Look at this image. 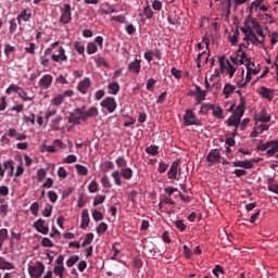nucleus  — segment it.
Wrapping results in <instances>:
<instances>
[{"label":"nucleus","instance_id":"obj_1","mask_svg":"<svg viewBox=\"0 0 278 278\" xmlns=\"http://www.w3.org/2000/svg\"><path fill=\"white\" fill-rule=\"evenodd\" d=\"M99 116V109L97 106H91L86 111V105L80 108H76L68 116V123H73V125H81L86 123L88 118H97Z\"/></svg>","mask_w":278,"mask_h":278},{"label":"nucleus","instance_id":"obj_2","mask_svg":"<svg viewBox=\"0 0 278 278\" xmlns=\"http://www.w3.org/2000/svg\"><path fill=\"white\" fill-rule=\"evenodd\" d=\"M184 123L185 127H190L192 125H195L197 127H201L203 125V122L197 117V114H194V111L192 109L186 110L184 115Z\"/></svg>","mask_w":278,"mask_h":278},{"label":"nucleus","instance_id":"obj_3","mask_svg":"<svg viewBox=\"0 0 278 278\" xmlns=\"http://www.w3.org/2000/svg\"><path fill=\"white\" fill-rule=\"evenodd\" d=\"M218 62H219L220 70L226 71V73H228L229 75V78L231 79V77L236 75V71L238 70V66L232 65L231 62H229V60H227V58L225 56H219Z\"/></svg>","mask_w":278,"mask_h":278},{"label":"nucleus","instance_id":"obj_4","mask_svg":"<svg viewBox=\"0 0 278 278\" xmlns=\"http://www.w3.org/2000/svg\"><path fill=\"white\" fill-rule=\"evenodd\" d=\"M223 156L220 155V151L218 149H213L208 152L206 156V161L208 162V167L214 166V164H220Z\"/></svg>","mask_w":278,"mask_h":278},{"label":"nucleus","instance_id":"obj_5","mask_svg":"<svg viewBox=\"0 0 278 278\" xmlns=\"http://www.w3.org/2000/svg\"><path fill=\"white\" fill-rule=\"evenodd\" d=\"M100 105L101 108L108 110L110 114H114V112H116V108H118V104L116 103V100L113 97H108L103 99Z\"/></svg>","mask_w":278,"mask_h":278},{"label":"nucleus","instance_id":"obj_6","mask_svg":"<svg viewBox=\"0 0 278 278\" xmlns=\"http://www.w3.org/2000/svg\"><path fill=\"white\" fill-rule=\"evenodd\" d=\"M73 21V13L71 12V4H64L61 10L60 23L68 25Z\"/></svg>","mask_w":278,"mask_h":278},{"label":"nucleus","instance_id":"obj_7","mask_svg":"<svg viewBox=\"0 0 278 278\" xmlns=\"http://www.w3.org/2000/svg\"><path fill=\"white\" fill-rule=\"evenodd\" d=\"M28 273L31 278H40L42 277V273H45V264L38 262L36 266H30L28 268Z\"/></svg>","mask_w":278,"mask_h":278},{"label":"nucleus","instance_id":"obj_8","mask_svg":"<svg viewBox=\"0 0 278 278\" xmlns=\"http://www.w3.org/2000/svg\"><path fill=\"white\" fill-rule=\"evenodd\" d=\"M38 86L42 90H49V88H51V86H53V75H51V74L43 75L39 79Z\"/></svg>","mask_w":278,"mask_h":278},{"label":"nucleus","instance_id":"obj_9","mask_svg":"<svg viewBox=\"0 0 278 278\" xmlns=\"http://www.w3.org/2000/svg\"><path fill=\"white\" fill-rule=\"evenodd\" d=\"M52 62H68V56L66 55V50L60 47L56 53L51 54Z\"/></svg>","mask_w":278,"mask_h":278},{"label":"nucleus","instance_id":"obj_10","mask_svg":"<svg viewBox=\"0 0 278 278\" xmlns=\"http://www.w3.org/2000/svg\"><path fill=\"white\" fill-rule=\"evenodd\" d=\"M245 68H247V81H251L253 79L254 75H257L260 73V70L255 67V63L249 61L245 63Z\"/></svg>","mask_w":278,"mask_h":278},{"label":"nucleus","instance_id":"obj_11","mask_svg":"<svg viewBox=\"0 0 278 278\" xmlns=\"http://www.w3.org/2000/svg\"><path fill=\"white\" fill-rule=\"evenodd\" d=\"M179 160H176L172 163L170 168L167 173L168 179H176L177 181L179 178H177V175H179Z\"/></svg>","mask_w":278,"mask_h":278},{"label":"nucleus","instance_id":"obj_12","mask_svg":"<svg viewBox=\"0 0 278 278\" xmlns=\"http://www.w3.org/2000/svg\"><path fill=\"white\" fill-rule=\"evenodd\" d=\"M90 86H92V81L88 77L84 80L79 81L77 85V90L80 94H88V90H90Z\"/></svg>","mask_w":278,"mask_h":278},{"label":"nucleus","instance_id":"obj_13","mask_svg":"<svg viewBox=\"0 0 278 278\" xmlns=\"http://www.w3.org/2000/svg\"><path fill=\"white\" fill-rule=\"evenodd\" d=\"M140 68H142V60L138 58H135V60L128 64V71L135 75L140 74Z\"/></svg>","mask_w":278,"mask_h":278},{"label":"nucleus","instance_id":"obj_14","mask_svg":"<svg viewBox=\"0 0 278 278\" xmlns=\"http://www.w3.org/2000/svg\"><path fill=\"white\" fill-rule=\"evenodd\" d=\"M34 229H36V231H38L39 233H42L43 236H47V233H49V227L45 226V219L39 218L37 219L34 225H33Z\"/></svg>","mask_w":278,"mask_h":278},{"label":"nucleus","instance_id":"obj_15","mask_svg":"<svg viewBox=\"0 0 278 278\" xmlns=\"http://www.w3.org/2000/svg\"><path fill=\"white\" fill-rule=\"evenodd\" d=\"M253 162H255V160H250V161H235L232 163V166L235 168H245V169H251L253 168Z\"/></svg>","mask_w":278,"mask_h":278},{"label":"nucleus","instance_id":"obj_16","mask_svg":"<svg viewBox=\"0 0 278 278\" xmlns=\"http://www.w3.org/2000/svg\"><path fill=\"white\" fill-rule=\"evenodd\" d=\"M88 225H90V213L85 208L81 212L80 229H88Z\"/></svg>","mask_w":278,"mask_h":278},{"label":"nucleus","instance_id":"obj_17","mask_svg":"<svg viewBox=\"0 0 278 278\" xmlns=\"http://www.w3.org/2000/svg\"><path fill=\"white\" fill-rule=\"evenodd\" d=\"M244 108H247V99L244 97H241V101L237 106L236 111L233 112V115L242 118V116H244Z\"/></svg>","mask_w":278,"mask_h":278},{"label":"nucleus","instance_id":"obj_18","mask_svg":"<svg viewBox=\"0 0 278 278\" xmlns=\"http://www.w3.org/2000/svg\"><path fill=\"white\" fill-rule=\"evenodd\" d=\"M29 18H31V11L29 9L22 10V12L17 15L18 25H21L22 21H24V23H27Z\"/></svg>","mask_w":278,"mask_h":278},{"label":"nucleus","instance_id":"obj_19","mask_svg":"<svg viewBox=\"0 0 278 278\" xmlns=\"http://www.w3.org/2000/svg\"><path fill=\"white\" fill-rule=\"evenodd\" d=\"M210 110H212V114L213 116H215V118H218L219 121H223V118H225V114L223 113V108H220L219 105H211Z\"/></svg>","mask_w":278,"mask_h":278},{"label":"nucleus","instance_id":"obj_20","mask_svg":"<svg viewBox=\"0 0 278 278\" xmlns=\"http://www.w3.org/2000/svg\"><path fill=\"white\" fill-rule=\"evenodd\" d=\"M14 264L8 262L3 256H0V270H14Z\"/></svg>","mask_w":278,"mask_h":278},{"label":"nucleus","instance_id":"obj_21","mask_svg":"<svg viewBox=\"0 0 278 278\" xmlns=\"http://www.w3.org/2000/svg\"><path fill=\"white\" fill-rule=\"evenodd\" d=\"M260 123H270V115L266 114V109L263 108L261 113L255 117Z\"/></svg>","mask_w":278,"mask_h":278},{"label":"nucleus","instance_id":"obj_22","mask_svg":"<svg viewBox=\"0 0 278 278\" xmlns=\"http://www.w3.org/2000/svg\"><path fill=\"white\" fill-rule=\"evenodd\" d=\"M109 94H118L121 92V85L117 81H113L108 85Z\"/></svg>","mask_w":278,"mask_h":278},{"label":"nucleus","instance_id":"obj_23","mask_svg":"<svg viewBox=\"0 0 278 278\" xmlns=\"http://www.w3.org/2000/svg\"><path fill=\"white\" fill-rule=\"evenodd\" d=\"M258 94L262 96L263 99H268V101H273V91L269 88L261 87Z\"/></svg>","mask_w":278,"mask_h":278},{"label":"nucleus","instance_id":"obj_24","mask_svg":"<svg viewBox=\"0 0 278 278\" xmlns=\"http://www.w3.org/2000/svg\"><path fill=\"white\" fill-rule=\"evenodd\" d=\"M119 173L123 179H126L127 181H129L131 177H134V169H131L130 167H124L121 169Z\"/></svg>","mask_w":278,"mask_h":278},{"label":"nucleus","instance_id":"obj_25","mask_svg":"<svg viewBox=\"0 0 278 278\" xmlns=\"http://www.w3.org/2000/svg\"><path fill=\"white\" fill-rule=\"evenodd\" d=\"M249 0H223V5H226L228 12L231 10V3H235V5H243V3H247Z\"/></svg>","mask_w":278,"mask_h":278},{"label":"nucleus","instance_id":"obj_26","mask_svg":"<svg viewBox=\"0 0 278 278\" xmlns=\"http://www.w3.org/2000/svg\"><path fill=\"white\" fill-rule=\"evenodd\" d=\"M9 238H10V233L8 232V229L5 228L0 229V251L3 249V243Z\"/></svg>","mask_w":278,"mask_h":278},{"label":"nucleus","instance_id":"obj_27","mask_svg":"<svg viewBox=\"0 0 278 278\" xmlns=\"http://www.w3.org/2000/svg\"><path fill=\"white\" fill-rule=\"evenodd\" d=\"M242 117H238V115H232L228 118V125H230L231 127H236V129H238V127H240V121Z\"/></svg>","mask_w":278,"mask_h":278},{"label":"nucleus","instance_id":"obj_28","mask_svg":"<svg viewBox=\"0 0 278 278\" xmlns=\"http://www.w3.org/2000/svg\"><path fill=\"white\" fill-rule=\"evenodd\" d=\"M236 90V86L231 85V84H226L224 87V94L226 99H229V97L232 94V92Z\"/></svg>","mask_w":278,"mask_h":278},{"label":"nucleus","instance_id":"obj_29","mask_svg":"<svg viewBox=\"0 0 278 278\" xmlns=\"http://www.w3.org/2000/svg\"><path fill=\"white\" fill-rule=\"evenodd\" d=\"M121 176L122 174L118 170H114L111 174V177L113 178L115 186H123V180L121 179Z\"/></svg>","mask_w":278,"mask_h":278},{"label":"nucleus","instance_id":"obj_30","mask_svg":"<svg viewBox=\"0 0 278 278\" xmlns=\"http://www.w3.org/2000/svg\"><path fill=\"white\" fill-rule=\"evenodd\" d=\"M167 21L169 25H179V21H181V17H179L177 13H172L168 15Z\"/></svg>","mask_w":278,"mask_h":278},{"label":"nucleus","instance_id":"obj_31","mask_svg":"<svg viewBox=\"0 0 278 278\" xmlns=\"http://www.w3.org/2000/svg\"><path fill=\"white\" fill-rule=\"evenodd\" d=\"M146 153H148V155H159L160 154V147L152 144L148 148H146Z\"/></svg>","mask_w":278,"mask_h":278},{"label":"nucleus","instance_id":"obj_32","mask_svg":"<svg viewBox=\"0 0 278 278\" xmlns=\"http://www.w3.org/2000/svg\"><path fill=\"white\" fill-rule=\"evenodd\" d=\"M77 175H80L81 177H86L88 175V168L84 165L76 164L75 165Z\"/></svg>","mask_w":278,"mask_h":278},{"label":"nucleus","instance_id":"obj_33","mask_svg":"<svg viewBox=\"0 0 278 278\" xmlns=\"http://www.w3.org/2000/svg\"><path fill=\"white\" fill-rule=\"evenodd\" d=\"M76 262H79V255H72L66 260V266L67 268H73L75 266Z\"/></svg>","mask_w":278,"mask_h":278},{"label":"nucleus","instance_id":"obj_34","mask_svg":"<svg viewBox=\"0 0 278 278\" xmlns=\"http://www.w3.org/2000/svg\"><path fill=\"white\" fill-rule=\"evenodd\" d=\"M143 14L146 16V18H153L154 16V12H153V9H151V4H147L144 8H143Z\"/></svg>","mask_w":278,"mask_h":278},{"label":"nucleus","instance_id":"obj_35","mask_svg":"<svg viewBox=\"0 0 278 278\" xmlns=\"http://www.w3.org/2000/svg\"><path fill=\"white\" fill-rule=\"evenodd\" d=\"M230 60L232 64H236L237 66L244 64V61L240 58V52H236V55H231Z\"/></svg>","mask_w":278,"mask_h":278},{"label":"nucleus","instance_id":"obj_36","mask_svg":"<svg viewBox=\"0 0 278 278\" xmlns=\"http://www.w3.org/2000/svg\"><path fill=\"white\" fill-rule=\"evenodd\" d=\"M88 191L90 192V194L99 192V182H97V180H92L88 186Z\"/></svg>","mask_w":278,"mask_h":278},{"label":"nucleus","instance_id":"obj_37","mask_svg":"<svg viewBox=\"0 0 278 278\" xmlns=\"http://www.w3.org/2000/svg\"><path fill=\"white\" fill-rule=\"evenodd\" d=\"M92 240H94V233L92 232L87 233L81 243V247H88V244H92Z\"/></svg>","mask_w":278,"mask_h":278},{"label":"nucleus","instance_id":"obj_38","mask_svg":"<svg viewBox=\"0 0 278 278\" xmlns=\"http://www.w3.org/2000/svg\"><path fill=\"white\" fill-rule=\"evenodd\" d=\"M22 89L23 88L18 87L17 85L12 84L5 90V94H12V92H16V94H18V92H21Z\"/></svg>","mask_w":278,"mask_h":278},{"label":"nucleus","instance_id":"obj_39","mask_svg":"<svg viewBox=\"0 0 278 278\" xmlns=\"http://www.w3.org/2000/svg\"><path fill=\"white\" fill-rule=\"evenodd\" d=\"M99 51V48L94 42H89L87 45V53L88 55H93V53H97Z\"/></svg>","mask_w":278,"mask_h":278},{"label":"nucleus","instance_id":"obj_40","mask_svg":"<svg viewBox=\"0 0 278 278\" xmlns=\"http://www.w3.org/2000/svg\"><path fill=\"white\" fill-rule=\"evenodd\" d=\"M64 270H66L64 265H56V266H54L53 273H54V275H58V277L63 278Z\"/></svg>","mask_w":278,"mask_h":278},{"label":"nucleus","instance_id":"obj_41","mask_svg":"<svg viewBox=\"0 0 278 278\" xmlns=\"http://www.w3.org/2000/svg\"><path fill=\"white\" fill-rule=\"evenodd\" d=\"M115 164L117 168H125L127 166V160L125 159V156H118L115 160Z\"/></svg>","mask_w":278,"mask_h":278},{"label":"nucleus","instance_id":"obj_42","mask_svg":"<svg viewBox=\"0 0 278 278\" xmlns=\"http://www.w3.org/2000/svg\"><path fill=\"white\" fill-rule=\"evenodd\" d=\"M162 8H164V1L162 0L152 1V10H155V12H160Z\"/></svg>","mask_w":278,"mask_h":278},{"label":"nucleus","instance_id":"obj_43","mask_svg":"<svg viewBox=\"0 0 278 278\" xmlns=\"http://www.w3.org/2000/svg\"><path fill=\"white\" fill-rule=\"evenodd\" d=\"M74 48L77 53H79V55H84V53H86V47H84V43H81V41H76Z\"/></svg>","mask_w":278,"mask_h":278},{"label":"nucleus","instance_id":"obj_44","mask_svg":"<svg viewBox=\"0 0 278 278\" xmlns=\"http://www.w3.org/2000/svg\"><path fill=\"white\" fill-rule=\"evenodd\" d=\"M36 49H38V46L34 42L28 43V47L25 48V51L29 55H36Z\"/></svg>","mask_w":278,"mask_h":278},{"label":"nucleus","instance_id":"obj_45","mask_svg":"<svg viewBox=\"0 0 278 278\" xmlns=\"http://www.w3.org/2000/svg\"><path fill=\"white\" fill-rule=\"evenodd\" d=\"M91 216L96 223H99V220H103V213L98 211L97 208L92 210Z\"/></svg>","mask_w":278,"mask_h":278},{"label":"nucleus","instance_id":"obj_46","mask_svg":"<svg viewBox=\"0 0 278 278\" xmlns=\"http://www.w3.org/2000/svg\"><path fill=\"white\" fill-rule=\"evenodd\" d=\"M39 62H40L41 66H43V68H47L51 62V59H49V56L42 54L39 56Z\"/></svg>","mask_w":278,"mask_h":278},{"label":"nucleus","instance_id":"obj_47","mask_svg":"<svg viewBox=\"0 0 278 278\" xmlns=\"http://www.w3.org/2000/svg\"><path fill=\"white\" fill-rule=\"evenodd\" d=\"M9 24H10V26H9L10 34H14L18 27V25L16 24V18H11L9 21Z\"/></svg>","mask_w":278,"mask_h":278},{"label":"nucleus","instance_id":"obj_48","mask_svg":"<svg viewBox=\"0 0 278 278\" xmlns=\"http://www.w3.org/2000/svg\"><path fill=\"white\" fill-rule=\"evenodd\" d=\"M75 162H77V156L75 154H68L63 160V164H75Z\"/></svg>","mask_w":278,"mask_h":278},{"label":"nucleus","instance_id":"obj_49","mask_svg":"<svg viewBox=\"0 0 278 278\" xmlns=\"http://www.w3.org/2000/svg\"><path fill=\"white\" fill-rule=\"evenodd\" d=\"M262 3H264L263 0H254L251 4H250V12H252V10H255V12H257V8L262 7Z\"/></svg>","mask_w":278,"mask_h":278},{"label":"nucleus","instance_id":"obj_50","mask_svg":"<svg viewBox=\"0 0 278 278\" xmlns=\"http://www.w3.org/2000/svg\"><path fill=\"white\" fill-rule=\"evenodd\" d=\"M108 231V224L105 222H102L99 224V226L96 228L97 233H105Z\"/></svg>","mask_w":278,"mask_h":278},{"label":"nucleus","instance_id":"obj_51","mask_svg":"<svg viewBox=\"0 0 278 278\" xmlns=\"http://www.w3.org/2000/svg\"><path fill=\"white\" fill-rule=\"evenodd\" d=\"M52 103L56 106H60L62 103H64V96L62 93L58 94L52 99Z\"/></svg>","mask_w":278,"mask_h":278},{"label":"nucleus","instance_id":"obj_52","mask_svg":"<svg viewBox=\"0 0 278 278\" xmlns=\"http://www.w3.org/2000/svg\"><path fill=\"white\" fill-rule=\"evenodd\" d=\"M101 184L103 186V188H112V182L110 181V177H108V175H104L102 178H101Z\"/></svg>","mask_w":278,"mask_h":278},{"label":"nucleus","instance_id":"obj_53","mask_svg":"<svg viewBox=\"0 0 278 278\" xmlns=\"http://www.w3.org/2000/svg\"><path fill=\"white\" fill-rule=\"evenodd\" d=\"M195 100H197V103H201L202 101H205V97H207V92L205 90L203 91H200L199 93H195Z\"/></svg>","mask_w":278,"mask_h":278},{"label":"nucleus","instance_id":"obj_54","mask_svg":"<svg viewBox=\"0 0 278 278\" xmlns=\"http://www.w3.org/2000/svg\"><path fill=\"white\" fill-rule=\"evenodd\" d=\"M238 38H240V31L235 30L232 36H230V42L232 47H236V45H238Z\"/></svg>","mask_w":278,"mask_h":278},{"label":"nucleus","instance_id":"obj_55","mask_svg":"<svg viewBox=\"0 0 278 278\" xmlns=\"http://www.w3.org/2000/svg\"><path fill=\"white\" fill-rule=\"evenodd\" d=\"M24 110H25L24 104H17L9 109L8 112H16V114H21V112H23Z\"/></svg>","mask_w":278,"mask_h":278},{"label":"nucleus","instance_id":"obj_56","mask_svg":"<svg viewBox=\"0 0 278 278\" xmlns=\"http://www.w3.org/2000/svg\"><path fill=\"white\" fill-rule=\"evenodd\" d=\"M101 203H105V195H97L93 200V207H97V205H101Z\"/></svg>","mask_w":278,"mask_h":278},{"label":"nucleus","instance_id":"obj_57","mask_svg":"<svg viewBox=\"0 0 278 278\" xmlns=\"http://www.w3.org/2000/svg\"><path fill=\"white\" fill-rule=\"evenodd\" d=\"M47 177V169L40 168L37 170V180L42 181Z\"/></svg>","mask_w":278,"mask_h":278},{"label":"nucleus","instance_id":"obj_58","mask_svg":"<svg viewBox=\"0 0 278 278\" xmlns=\"http://www.w3.org/2000/svg\"><path fill=\"white\" fill-rule=\"evenodd\" d=\"M14 51H16V48L11 46L10 43L4 46V54L7 58H10V53H14Z\"/></svg>","mask_w":278,"mask_h":278},{"label":"nucleus","instance_id":"obj_59","mask_svg":"<svg viewBox=\"0 0 278 278\" xmlns=\"http://www.w3.org/2000/svg\"><path fill=\"white\" fill-rule=\"evenodd\" d=\"M33 216H38V210H40V205L38 204V202H34L30 207H29Z\"/></svg>","mask_w":278,"mask_h":278},{"label":"nucleus","instance_id":"obj_60","mask_svg":"<svg viewBox=\"0 0 278 278\" xmlns=\"http://www.w3.org/2000/svg\"><path fill=\"white\" fill-rule=\"evenodd\" d=\"M20 99H22V101H33L34 98L31 97H27V92H25V90H20V92H17Z\"/></svg>","mask_w":278,"mask_h":278},{"label":"nucleus","instance_id":"obj_61","mask_svg":"<svg viewBox=\"0 0 278 278\" xmlns=\"http://www.w3.org/2000/svg\"><path fill=\"white\" fill-rule=\"evenodd\" d=\"M96 64L98 66H104V68H108L110 66L108 64V61H105V59L103 56H99L98 59H96Z\"/></svg>","mask_w":278,"mask_h":278},{"label":"nucleus","instance_id":"obj_62","mask_svg":"<svg viewBox=\"0 0 278 278\" xmlns=\"http://www.w3.org/2000/svg\"><path fill=\"white\" fill-rule=\"evenodd\" d=\"M155 84H157V80L154 78H150L147 83V90L150 92H153V88H155Z\"/></svg>","mask_w":278,"mask_h":278},{"label":"nucleus","instance_id":"obj_63","mask_svg":"<svg viewBox=\"0 0 278 278\" xmlns=\"http://www.w3.org/2000/svg\"><path fill=\"white\" fill-rule=\"evenodd\" d=\"M173 225H175L180 231H186V224H184V220H175L173 222Z\"/></svg>","mask_w":278,"mask_h":278},{"label":"nucleus","instance_id":"obj_64","mask_svg":"<svg viewBox=\"0 0 278 278\" xmlns=\"http://www.w3.org/2000/svg\"><path fill=\"white\" fill-rule=\"evenodd\" d=\"M125 31L126 34H128V36H134V34L136 33V26H134V24H128L125 27Z\"/></svg>","mask_w":278,"mask_h":278}]
</instances>
